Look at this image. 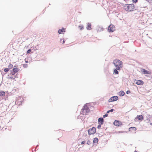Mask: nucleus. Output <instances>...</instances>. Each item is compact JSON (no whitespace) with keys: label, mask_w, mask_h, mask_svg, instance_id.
I'll list each match as a JSON object with an SVG mask.
<instances>
[{"label":"nucleus","mask_w":152,"mask_h":152,"mask_svg":"<svg viewBox=\"0 0 152 152\" xmlns=\"http://www.w3.org/2000/svg\"><path fill=\"white\" fill-rule=\"evenodd\" d=\"M118 99V97L117 96H113L110 98L108 101L109 102H114L115 101L117 100Z\"/></svg>","instance_id":"nucleus-7"},{"label":"nucleus","mask_w":152,"mask_h":152,"mask_svg":"<svg viewBox=\"0 0 152 152\" xmlns=\"http://www.w3.org/2000/svg\"><path fill=\"white\" fill-rule=\"evenodd\" d=\"M10 69L8 68H5L4 70V71L6 72H7Z\"/></svg>","instance_id":"nucleus-23"},{"label":"nucleus","mask_w":152,"mask_h":152,"mask_svg":"<svg viewBox=\"0 0 152 152\" xmlns=\"http://www.w3.org/2000/svg\"><path fill=\"white\" fill-rule=\"evenodd\" d=\"M125 94V93L124 91H121L119 92L118 94L120 96H124Z\"/></svg>","instance_id":"nucleus-15"},{"label":"nucleus","mask_w":152,"mask_h":152,"mask_svg":"<svg viewBox=\"0 0 152 152\" xmlns=\"http://www.w3.org/2000/svg\"><path fill=\"white\" fill-rule=\"evenodd\" d=\"M113 111H114V109H112L111 110L107 111V113H109L110 112H113Z\"/></svg>","instance_id":"nucleus-22"},{"label":"nucleus","mask_w":152,"mask_h":152,"mask_svg":"<svg viewBox=\"0 0 152 152\" xmlns=\"http://www.w3.org/2000/svg\"><path fill=\"white\" fill-rule=\"evenodd\" d=\"M36 148L35 149V150L36 151Z\"/></svg>","instance_id":"nucleus-42"},{"label":"nucleus","mask_w":152,"mask_h":152,"mask_svg":"<svg viewBox=\"0 0 152 152\" xmlns=\"http://www.w3.org/2000/svg\"><path fill=\"white\" fill-rule=\"evenodd\" d=\"M118 69H117L116 68V69H114V72H113V74L115 75H117L118 74Z\"/></svg>","instance_id":"nucleus-18"},{"label":"nucleus","mask_w":152,"mask_h":152,"mask_svg":"<svg viewBox=\"0 0 152 152\" xmlns=\"http://www.w3.org/2000/svg\"><path fill=\"white\" fill-rule=\"evenodd\" d=\"M38 146V145H37V147Z\"/></svg>","instance_id":"nucleus-41"},{"label":"nucleus","mask_w":152,"mask_h":152,"mask_svg":"<svg viewBox=\"0 0 152 152\" xmlns=\"http://www.w3.org/2000/svg\"><path fill=\"white\" fill-rule=\"evenodd\" d=\"M137 119L142 121L143 119V117L142 115H138L137 117L135 118V120Z\"/></svg>","instance_id":"nucleus-9"},{"label":"nucleus","mask_w":152,"mask_h":152,"mask_svg":"<svg viewBox=\"0 0 152 152\" xmlns=\"http://www.w3.org/2000/svg\"><path fill=\"white\" fill-rule=\"evenodd\" d=\"M90 111V109L87 104H86L83 106L80 112V113L83 115L88 114Z\"/></svg>","instance_id":"nucleus-3"},{"label":"nucleus","mask_w":152,"mask_h":152,"mask_svg":"<svg viewBox=\"0 0 152 152\" xmlns=\"http://www.w3.org/2000/svg\"><path fill=\"white\" fill-rule=\"evenodd\" d=\"M79 28L80 30H82L83 28V26H79Z\"/></svg>","instance_id":"nucleus-27"},{"label":"nucleus","mask_w":152,"mask_h":152,"mask_svg":"<svg viewBox=\"0 0 152 152\" xmlns=\"http://www.w3.org/2000/svg\"><path fill=\"white\" fill-rule=\"evenodd\" d=\"M17 66H14L15 68L10 71V75H13L18 72V70Z\"/></svg>","instance_id":"nucleus-5"},{"label":"nucleus","mask_w":152,"mask_h":152,"mask_svg":"<svg viewBox=\"0 0 152 152\" xmlns=\"http://www.w3.org/2000/svg\"><path fill=\"white\" fill-rule=\"evenodd\" d=\"M62 41V44H64V43H65V40H62V39H60V42H61Z\"/></svg>","instance_id":"nucleus-29"},{"label":"nucleus","mask_w":152,"mask_h":152,"mask_svg":"<svg viewBox=\"0 0 152 152\" xmlns=\"http://www.w3.org/2000/svg\"><path fill=\"white\" fill-rule=\"evenodd\" d=\"M134 82L138 85H142L144 84V82L141 80H135Z\"/></svg>","instance_id":"nucleus-8"},{"label":"nucleus","mask_w":152,"mask_h":152,"mask_svg":"<svg viewBox=\"0 0 152 152\" xmlns=\"http://www.w3.org/2000/svg\"><path fill=\"white\" fill-rule=\"evenodd\" d=\"M151 124L152 125V122Z\"/></svg>","instance_id":"nucleus-40"},{"label":"nucleus","mask_w":152,"mask_h":152,"mask_svg":"<svg viewBox=\"0 0 152 152\" xmlns=\"http://www.w3.org/2000/svg\"><path fill=\"white\" fill-rule=\"evenodd\" d=\"M134 152H137V151H135Z\"/></svg>","instance_id":"nucleus-39"},{"label":"nucleus","mask_w":152,"mask_h":152,"mask_svg":"<svg viewBox=\"0 0 152 152\" xmlns=\"http://www.w3.org/2000/svg\"><path fill=\"white\" fill-rule=\"evenodd\" d=\"M91 143V142L89 140H88L87 142V144L88 145H90Z\"/></svg>","instance_id":"nucleus-26"},{"label":"nucleus","mask_w":152,"mask_h":152,"mask_svg":"<svg viewBox=\"0 0 152 152\" xmlns=\"http://www.w3.org/2000/svg\"><path fill=\"white\" fill-rule=\"evenodd\" d=\"M147 1L150 4H152V0H148Z\"/></svg>","instance_id":"nucleus-34"},{"label":"nucleus","mask_w":152,"mask_h":152,"mask_svg":"<svg viewBox=\"0 0 152 152\" xmlns=\"http://www.w3.org/2000/svg\"><path fill=\"white\" fill-rule=\"evenodd\" d=\"M32 152H33V151H32Z\"/></svg>","instance_id":"nucleus-43"},{"label":"nucleus","mask_w":152,"mask_h":152,"mask_svg":"<svg viewBox=\"0 0 152 152\" xmlns=\"http://www.w3.org/2000/svg\"><path fill=\"white\" fill-rule=\"evenodd\" d=\"M130 91H127L126 92V93L127 94H129L130 93Z\"/></svg>","instance_id":"nucleus-36"},{"label":"nucleus","mask_w":152,"mask_h":152,"mask_svg":"<svg viewBox=\"0 0 152 152\" xmlns=\"http://www.w3.org/2000/svg\"><path fill=\"white\" fill-rule=\"evenodd\" d=\"M86 142V141H82L81 142V143L82 144H84Z\"/></svg>","instance_id":"nucleus-35"},{"label":"nucleus","mask_w":152,"mask_h":152,"mask_svg":"<svg viewBox=\"0 0 152 152\" xmlns=\"http://www.w3.org/2000/svg\"><path fill=\"white\" fill-rule=\"evenodd\" d=\"M31 49H28L27 51V53L28 54L31 51Z\"/></svg>","instance_id":"nucleus-31"},{"label":"nucleus","mask_w":152,"mask_h":152,"mask_svg":"<svg viewBox=\"0 0 152 152\" xmlns=\"http://www.w3.org/2000/svg\"><path fill=\"white\" fill-rule=\"evenodd\" d=\"M91 25L90 23H88L86 27V29L88 30H90L91 29Z\"/></svg>","instance_id":"nucleus-12"},{"label":"nucleus","mask_w":152,"mask_h":152,"mask_svg":"<svg viewBox=\"0 0 152 152\" xmlns=\"http://www.w3.org/2000/svg\"><path fill=\"white\" fill-rule=\"evenodd\" d=\"M98 142V139L97 137L94 138L93 141V144L95 143L96 142L97 143Z\"/></svg>","instance_id":"nucleus-19"},{"label":"nucleus","mask_w":152,"mask_h":152,"mask_svg":"<svg viewBox=\"0 0 152 152\" xmlns=\"http://www.w3.org/2000/svg\"><path fill=\"white\" fill-rule=\"evenodd\" d=\"M7 78L9 79H14L15 78L12 76H10L7 77Z\"/></svg>","instance_id":"nucleus-24"},{"label":"nucleus","mask_w":152,"mask_h":152,"mask_svg":"<svg viewBox=\"0 0 152 152\" xmlns=\"http://www.w3.org/2000/svg\"><path fill=\"white\" fill-rule=\"evenodd\" d=\"M25 62L26 63H28V61H26Z\"/></svg>","instance_id":"nucleus-38"},{"label":"nucleus","mask_w":152,"mask_h":152,"mask_svg":"<svg viewBox=\"0 0 152 152\" xmlns=\"http://www.w3.org/2000/svg\"><path fill=\"white\" fill-rule=\"evenodd\" d=\"M132 1L133 3H136L138 1L137 0H132Z\"/></svg>","instance_id":"nucleus-33"},{"label":"nucleus","mask_w":152,"mask_h":152,"mask_svg":"<svg viewBox=\"0 0 152 152\" xmlns=\"http://www.w3.org/2000/svg\"><path fill=\"white\" fill-rule=\"evenodd\" d=\"M108 31L110 32H113L115 30V27L113 24H110L108 27Z\"/></svg>","instance_id":"nucleus-6"},{"label":"nucleus","mask_w":152,"mask_h":152,"mask_svg":"<svg viewBox=\"0 0 152 152\" xmlns=\"http://www.w3.org/2000/svg\"><path fill=\"white\" fill-rule=\"evenodd\" d=\"M121 124V122L117 120H115L113 123L114 125L117 126H119Z\"/></svg>","instance_id":"nucleus-11"},{"label":"nucleus","mask_w":152,"mask_h":152,"mask_svg":"<svg viewBox=\"0 0 152 152\" xmlns=\"http://www.w3.org/2000/svg\"><path fill=\"white\" fill-rule=\"evenodd\" d=\"M113 64L117 69L120 70L122 68L123 63L122 61L118 59H115L113 61Z\"/></svg>","instance_id":"nucleus-2"},{"label":"nucleus","mask_w":152,"mask_h":152,"mask_svg":"<svg viewBox=\"0 0 152 152\" xmlns=\"http://www.w3.org/2000/svg\"><path fill=\"white\" fill-rule=\"evenodd\" d=\"M5 95V92L3 91H0V96H4Z\"/></svg>","instance_id":"nucleus-16"},{"label":"nucleus","mask_w":152,"mask_h":152,"mask_svg":"<svg viewBox=\"0 0 152 152\" xmlns=\"http://www.w3.org/2000/svg\"><path fill=\"white\" fill-rule=\"evenodd\" d=\"M108 115L107 114H106L105 115H104L103 116V118H104L105 117H107Z\"/></svg>","instance_id":"nucleus-30"},{"label":"nucleus","mask_w":152,"mask_h":152,"mask_svg":"<svg viewBox=\"0 0 152 152\" xmlns=\"http://www.w3.org/2000/svg\"><path fill=\"white\" fill-rule=\"evenodd\" d=\"M23 67L25 68H26L28 66V65L26 64H23Z\"/></svg>","instance_id":"nucleus-28"},{"label":"nucleus","mask_w":152,"mask_h":152,"mask_svg":"<svg viewBox=\"0 0 152 152\" xmlns=\"http://www.w3.org/2000/svg\"><path fill=\"white\" fill-rule=\"evenodd\" d=\"M102 124H99L97 128L98 129H99L101 127V126Z\"/></svg>","instance_id":"nucleus-32"},{"label":"nucleus","mask_w":152,"mask_h":152,"mask_svg":"<svg viewBox=\"0 0 152 152\" xmlns=\"http://www.w3.org/2000/svg\"><path fill=\"white\" fill-rule=\"evenodd\" d=\"M16 104H17V105H20L22 104V102H21V103L19 102H18V101H16L15 102Z\"/></svg>","instance_id":"nucleus-25"},{"label":"nucleus","mask_w":152,"mask_h":152,"mask_svg":"<svg viewBox=\"0 0 152 152\" xmlns=\"http://www.w3.org/2000/svg\"><path fill=\"white\" fill-rule=\"evenodd\" d=\"M22 99H23V98H22L21 97H19L18 98V99L16 101H18L19 103V102L21 103V102H22Z\"/></svg>","instance_id":"nucleus-17"},{"label":"nucleus","mask_w":152,"mask_h":152,"mask_svg":"<svg viewBox=\"0 0 152 152\" xmlns=\"http://www.w3.org/2000/svg\"><path fill=\"white\" fill-rule=\"evenodd\" d=\"M142 72H143L144 74H151V72H149V71H147L146 70H145L144 69H142Z\"/></svg>","instance_id":"nucleus-13"},{"label":"nucleus","mask_w":152,"mask_h":152,"mask_svg":"<svg viewBox=\"0 0 152 152\" xmlns=\"http://www.w3.org/2000/svg\"><path fill=\"white\" fill-rule=\"evenodd\" d=\"M129 130L130 131L132 130L135 131L136 130V128L135 127H131L129 128Z\"/></svg>","instance_id":"nucleus-20"},{"label":"nucleus","mask_w":152,"mask_h":152,"mask_svg":"<svg viewBox=\"0 0 152 152\" xmlns=\"http://www.w3.org/2000/svg\"><path fill=\"white\" fill-rule=\"evenodd\" d=\"M96 129L94 127H93L88 130V133L89 135L94 134L96 132Z\"/></svg>","instance_id":"nucleus-4"},{"label":"nucleus","mask_w":152,"mask_h":152,"mask_svg":"<svg viewBox=\"0 0 152 152\" xmlns=\"http://www.w3.org/2000/svg\"><path fill=\"white\" fill-rule=\"evenodd\" d=\"M125 10L127 12H132L134 10L135 6L133 4H126L123 5Z\"/></svg>","instance_id":"nucleus-1"},{"label":"nucleus","mask_w":152,"mask_h":152,"mask_svg":"<svg viewBox=\"0 0 152 152\" xmlns=\"http://www.w3.org/2000/svg\"><path fill=\"white\" fill-rule=\"evenodd\" d=\"M65 29L64 28H62V29H59L58 30V32L59 34H61L62 33L65 32Z\"/></svg>","instance_id":"nucleus-14"},{"label":"nucleus","mask_w":152,"mask_h":152,"mask_svg":"<svg viewBox=\"0 0 152 152\" xmlns=\"http://www.w3.org/2000/svg\"><path fill=\"white\" fill-rule=\"evenodd\" d=\"M13 65H12V64H10L8 65V68L9 69H11L13 67Z\"/></svg>","instance_id":"nucleus-21"},{"label":"nucleus","mask_w":152,"mask_h":152,"mask_svg":"<svg viewBox=\"0 0 152 152\" xmlns=\"http://www.w3.org/2000/svg\"><path fill=\"white\" fill-rule=\"evenodd\" d=\"M104 121V120L103 118L100 117L99 118L98 121L99 124H103Z\"/></svg>","instance_id":"nucleus-10"},{"label":"nucleus","mask_w":152,"mask_h":152,"mask_svg":"<svg viewBox=\"0 0 152 152\" xmlns=\"http://www.w3.org/2000/svg\"><path fill=\"white\" fill-rule=\"evenodd\" d=\"M124 132L122 131H118V133H123Z\"/></svg>","instance_id":"nucleus-37"}]
</instances>
